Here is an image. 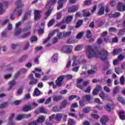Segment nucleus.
I'll list each match as a JSON object with an SVG mask.
<instances>
[{
  "instance_id": "f257e3e1",
  "label": "nucleus",
  "mask_w": 125,
  "mask_h": 125,
  "mask_svg": "<svg viewBox=\"0 0 125 125\" xmlns=\"http://www.w3.org/2000/svg\"><path fill=\"white\" fill-rule=\"evenodd\" d=\"M102 52L103 54H101L98 51H94L91 46H87L86 49V53L88 59H91L93 57H96V58L99 57L103 61H105L107 59V57L109 55V52L105 49H103Z\"/></svg>"
},
{
  "instance_id": "f03ea898",
  "label": "nucleus",
  "mask_w": 125,
  "mask_h": 125,
  "mask_svg": "<svg viewBox=\"0 0 125 125\" xmlns=\"http://www.w3.org/2000/svg\"><path fill=\"white\" fill-rule=\"evenodd\" d=\"M83 80L82 79L77 80L76 82L77 87H78V88H80V89H81L82 90H84L85 93H90L91 90V87L90 86H88L87 88L84 90V87L86 86V85L89 83V81H83ZM82 83H83L82 85Z\"/></svg>"
},
{
  "instance_id": "7ed1b4c3",
  "label": "nucleus",
  "mask_w": 125,
  "mask_h": 125,
  "mask_svg": "<svg viewBox=\"0 0 125 125\" xmlns=\"http://www.w3.org/2000/svg\"><path fill=\"white\" fill-rule=\"evenodd\" d=\"M17 8L13 12V14H16L17 16H20L22 14V7L24 6L22 4V0H18L16 3Z\"/></svg>"
},
{
  "instance_id": "20e7f679",
  "label": "nucleus",
  "mask_w": 125,
  "mask_h": 125,
  "mask_svg": "<svg viewBox=\"0 0 125 125\" xmlns=\"http://www.w3.org/2000/svg\"><path fill=\"white\" fill-rule=\"evenodd\" d=\"M73 46L72 45H64L62 47L61 50L64 53H72Z\"/></svg>"
},
{
  "instance_id": "39448f33",
  "label": "nucleus",
  "mask_w": 125,
  "mask_h": 125,
  "mask_svg": "<svg viewBox=\"0 0 125 125\" xmlns=\"http://www.w3.org/2000/svg\"><path fill=\"white\" fill-rule=\"evenodd\" d=\"M21 25V21H19L16 24V29L15 30V32L14 33V35L15 36H19L21 33H22V30L21 28H18L19 26Z\"/></svg>"
},
{
  "instance_id": "423d86ee",
  "label": "nucleus",
  "mask_w": 125,
  "mask_h": 125,
  "mask_svg": "<svg viewBox=\"0 0 125 125\" xmlns=\"http://www.w3.org/2000/svg\"><path fill=\"white\" fill-rule=\"evenodd\" d=\"M42 10H35L34 12V20L35 21H37V20H40V18H42Z\"/></svg>"
},
{
  "instance_id": "0eeeda50",
  "label": "nucleus",
  "mask_w": 125,
  "mask_h": 125,
  "mask_svg": "<svg viewBox=\"0 0 125 125\" xmlns=\"http://www.w3.org/2000/svg\"><path fill=\"white\" fill-rule=\"evenodd\" d=\"M64 78H65V75H62L56 81V84L58 87H61L62 86V82H63Z\"/></svg>"
},
{
  "instance_id": "6e6552de",
  "label": "nucleus",
  "mask_w": 125,
  "mask_h": 125,
  "mask_svg": "<svg viewBox=\"0 0 125 125\" xmlns=\"http://www.w3.org/2000/svg\"><path fill=\"white\" fill-rule=\"evenodd\" d=\"M117 10L122 12L123 11H125V4L123 2H119L117 5Z\"/></svg>"
},
{
  "instance_id": "1a4fd4ad",
  "label": "nucleus",
  "mask_w": 125,
  "mask_h": 125,
  "mask_svg": "<svg viewBox=\"0 0 125 125\" xmlns=\"http://www.w3.org/2000/svg\"><path fill=\"white\" fill-rule=\"evenodd\" d=\"M78 9H79V6L73 5L68 9V12L69 13H73V12H76Z\"/></svg>"
},
{
  "instance_id": "9d476101",
  "label": "nucleus",
  "mask_w": 125,
  "mask_h": 125,
  "mask_svg": "<svg viewBox=\"0 0 125 125\" xmlns=\"http://www.w3.org/2000/svg\"><path fill=\"white\" fill-rule=\"evenodd\" d=\"M57 0H47V4L45 6L47 8H51L52 5H53L56 3Z\"/></svg>"
},
{
  "instance_id": "9b49d317",
  "label": "nucleus",
  "mask_w": 125,
  "mask_h": 125,
  "mask_svg": "<svg viewBox=\"0 0 125 125\" xmlns=\"http://www.w3.org/2000/svg\"><path fill=\"white\" fill-rule=\"evenodd\" d=\"M107 122H109L108 116L104 115L101 118V123L102 125H106Z\"/></svg>"
},
{
  "instance_id": "f8f14e48",
  "label": "nucleus",
  "mask_w": 125,
  "mask_h": 125,
  "mask_svg": "<svg viewBox=\"0 0 125 125\" xmlns=\"http://www.w3.org/2000/svg\"><path fill=\"white\" fill-rule=\"evenodd\" d=\"M54 34H55V31H52L49 33L48 37L43 40V43L44 44L46 43V42H48L51 38V37H52Z\"/></svg>"
},
{
  "instance_id": "ddd939ff",
  "label": "nucleus",
  "mask_w": 125,
  "mask_h": 125,
  "mask_svg": "<svg viewBox=\"0 0 125 125\" xmlns=\"http://www.w3.org/2000/svg\"><path fill=\"white\" fill-rule=\"evenodd\" d=\"M67 1V0H59L58 2V6H57V9L58 10H59V9H61L62 8H63V3L64 2H66Z\"/></svg>"
},
{
  "instance_id": "4468645a",
  "label": "nucleus",
  "mask_w": 125,
  "mask_h": 125,
  "mask_svg": "<svg viewBox=\"0 0 125 125\" xmlns=\"http://www.w3.org/2000/svg\"><path fill=\"white\" fill-rule=\"evenodd\" d=\"M67 105H68V101H67V100L62 101L61 104L60 106H59L60 109L62 110V109H65Z\"/></svg>"
},
{
  "instance_id": "2eb2a0df",
  "label": "nucleus",
  "mask_w": 125,
  "mask_h": 125,
  "mask_svg": "<svg viewBox=\"0 0 125 125\" xmlns=\"http://www.w3.org/2000/svg\"><path fill=\"white\" fill-rule=\"evenodd\" d=\"M73 20V16H68L66 19L62 20V23H71Z\"/></svg>"
},
{
  "instance_id": "dca6fc26",
  "label": "nucleus",
  "mask_w": 125,
  "mask_h": 125,
  "mask_svg": "<svg viewBox=\"0 0 125 125\" xmlns=\"http://www.w3.org/2000/svg\"><path fill=\"white\" fill-rule=\"evenodd\" d=\"M24 118H28V115L25 114H20L17 116L16 120L17 121H21V120L24 119Z\"/></svg>"
},
{
  "instance_id": "f3484780",
  "label": "nucleus",
  "mask_w": 125,
  "mask_h": 125,
  "mask_svg": "<svg viewBox=\"0 0 125 125\" xmlns=\"http://www.w3.org/2000/svg\"><path fill=\"white\" fill-rule=\"evenodd\" d=\"M91 69L88 70L87 72L88 75H93V74H95V69H96V66L93 65L91 66Z\"/></svg>"
},
{
  "instance_id": "a211bd4d",
  "label": "nucleus",
  "mask_w": 125,
  "mask_h": 125,
  "mask_svg": "<svg viewBox=\"0 0 125 125\" xmlns=\"http://www.w3.org/2000/svg\"><path fill=\"white\" fill-rule=\"evenodd\" d=\"M122 51H123L122 48L114 49L113 52L111 53V54H113V55H117L119 53H121Z\"/></svg>"
},
{
  "instance_id": "6ab92c4d",
  "label": "nucleus",
  "mask_w": 125,
  "mask_h": 125,
  "mask_svg": "<svg viewBox=\"0 0 125 125\" xmlns=\"http://www.w3.org/2000/svg\"><path fill=\"white\" fill-rule=\"evenodd\" d=\"M62 99V96L58 95V96H54L53 97V101L55 102H57L58 101H60Z\"/></svg>"
},
{
  "instance_id": "aec40b11",
  "label": "nucleus",
  "mask_w": 125,
  "mask_h": 125,
  "mask_svg": "<svg viewBox=\"0 0 125 125\" xmlns=\"http://www.w3.org/2000/svg\"><path fill=\"white\" fill-rule=\"evenodd\" d=\"M119 117L120 120L124 121L125 119V111L123 110H121L119 112Z\"/></svg>"
},
{
  "instance_id": "412c9836",
  "label": "nucleus",
  "mask_w": 125,
  "mask_h": 125,
  "mask_svg": "<svg viewBox=\"0 0 125 125\" xmlns=\"http://www.w3.org/2000/svg\"><path fill=\"white\" fill-rule=\"evenodd\" d=\"M104 11H105V8L104 7H101L98 13L97 14V15H98V16H101V15H103V14H104Z\"/></svg>"
},
{
  "instance_id": "4be33fe9",
  "label": "nucleus",
  "mask_w": 125,
  "mask_h": 125,
  "mask_svg": "<svg viewBox=\"0 0 125 125\" xmlns=\"http://www.w3.org/2000/svg\"><path fill=\"white\" fill-rule=\"evenodd\" d=\"M32 107L31 105H25L23 106L22 108V111L24 112H28V111H31Z\"/></svg>"
},
{
  "instance_id": "5701e85b",
  "label": "nucleus",
  "mask_w": 125,
  "mask_h": 125,
  "mask_svg": "<svg viewBox=\"0 0 125 125\" xmlns=\"http://www.w3.org/2000/svg\"><path fill=\"white\" fill-rule=\"evenodd\" d=\"M52 10H53V8H48L47 11L45 12L44 13V15L46 17H48V16L51 14Z\"/></svg>"
},
{
  "instance_id": "b1692460",
  "label": "nucleus",
  "mask_w": 125,
  "mask_h": 125,
  "mask_svg": "<svg viewBox=\"0 0 125 125\" xmlns=\"http://www.w3.org/2000/svg\"><path fill=\"white\" fill-rule=\"evenodd\" d=\"M9 84L10 85V86L9 87L8 90H10L16 84V81L15 80H13L12 81H11L9 83Z\"/></svg>"
},
{
  "instance_id": "393cba45",
  "label": "nucleus",
  "mask_w": 125,
  "mask_h": 125,
  "mask_svg": "<svg viewBox=\"0 0 125 125\" xmlns=\"http://www.w3.org/2000/svg\"><path fill=\"white\" fill-rule=\"evenodd\" d=\"M119 91H120V86H116L113 90L112 93L113 95H116V94H117V93H118Z\"/></svg>"
},
{
  "instance_id": "a878e982",
  "label": "nucleus",
  "mask_w": 125,
  "mask_h": 125,
  "mask_svg": "<svg viewBox=\"0 0 125 125\" xmlns=\"http://www.w3.org/2000/svg\"><path fill=\"white\" fill-rule=\"evenodd\" d=\"M57 60H58V54H54L52 57V61L53 62H57Z\"/></svg>"
},
{
  "instance_id": "bb28decb",
  "label": "nucleus",
  "mask_w": 125,
  "mask_h": 125,
  "mask_svg": "<svg viewBox=\"0 0 125 125\" xmlns=\"http://www.w3.org/2000/svg\"><path fill=\"white\" fill-rule=\"evenodd\" d=\"M90 111H91V107L89 106H87L86 107L83 108V113H85V114L89 113Z\"/></svg>"
},
{
  "instance_id": "cd10ccee",
  "label": "nucleus",
  "mask_w": 125,
  "mask_h": 125,
  "mask_svg": "<svg viewBox=\"0 0 125 125\" xmlns=\"http://www.w3.org/2000/svg\"><path fill=\"white\" fill-rule=\"evenodd\" d=\"M83 16L84 17H89V16H90V13L89 12L86 11V10H83Z\"/></svg>"
},
{
  "instance_id": "c85d7f7f",
  "label": "nucleus",
  "mask_w": 125,
  "mask_h": 125,
  "mask_svg": "<svg viewBox=\"0 0 125 125\" xmlns=\"http://www.w3.org/2000/svg\"><path fill=\"white\" fill-rule=\"evenodd\" d=\"M35 95H36V96H40V95H41V91L39 90V88H36L35 89L33 96H35Z\"/></svg>"
},
{
  "instance_id": "c756f323",
  "label": "nucleus",
  "mask_w": 125,
  "mask_h": 125,
  "mask_svg": "<svg viewBox=\"0 0 125 125\" xmlns=\"http://www.w3.org/2000/svg\"><path fill=\"white\" fill-rule=\"evenodd\" d=\"M118 101H119V102H121V103H122V104L123 105H125V99H124V98L119 96L118 97L117 99Z\"/></svg>"
},
{
  "instance_id": "7c9ffc66",
  "label": "nucleus",
  "mask_w": 125,
  "mask_h": 125,
  "mask_svg": "<svg viewBox=\"0 0 125 125\" xmlns=\"http://www.w3.org/2000/svg\"><path fill=\"white\" fill-rule=\"evenodd\" d=\"M37 122H38V124L43 123V122H44V117H39V118L37 119Z\"/></svg>"
},
{
  "instance_id": "2f4dec72",
  "label": "nucleus",
  "mask_w": 125,
  "mask_h": 125,
  "mask_svg": "<svg viewBox=\"0 0 125 125\" xmlns=\"http://www.w3.org/2000/svg\"><path fill=\"white\" fill-rule=\"evenodd\" d=\"M26 58H28V56L26 55H24L21 58L19 59V62H23V61H25Z\"/></svg>"
},
{
  "instance_id": "473e14b6",
  "label": "nucleus",
  "mask_w": 125,
  "mask_h": 125,
  "mask_svg": "<svg viewBox=\"0 0 125 125\" xmlns=\"http://www.w3.org/2000/svg\"><path fill=\"white\" fill-rule=\"evenodd\" d=\"M71 34H72V32L71 31L63 32V37H64V38H66L67 37H70V36H71Z\"/></svg>"
},
{
  "instance_id": "72a5a7b5",
  "label": "nucleus",
  "mask_w": 125,
  "mask_h": 125,
  "mask_svg": "<svg viewBox=\"0 0 125 125\" xmlns=\"http://www.w3.org/2000/svg\"><path fill=\"white\" fill-rule=\"evenodd\" d=\"M83 23V20H79L76 23V28H79V27H80Z\"/></svg>"
},
{
  "instance_id": "f704fd0d",
  "label": "nucleus",
  "mask_w": 125,
  "mask_h": 125,
  "mask_svg": "<svg viewBox=\"0 0 125 125\" xmlns=\"http://www.w3.org/2000/svg\"><path fill=\"white\" fill-rule=\"evenodd\" d=\"M29 15L31 16V13H27L25 14L22 18V20L23 21H25V20H27V19H28V16H29Z\"/></svg>"
},
{
  "instance_id": "c9c22d12",
  "label": "nucleus",
  "mask_w": 125,
  "mask_h": 125,
  "mask_svg": "<svg viewBox=\"0 0 125 125\" xmlns=\"http://www.w3.org/2000/svg\"><path fill=\"white\" fill-rule=\"evenodd\" d=\"M120 84L122 85H124L125 84V77L124 76H122L120 79Z\"/></svg>"
},
{
  "instance_id": "e433bc0d",
  "label": "nucleus",
  "mask_w": 125,
  "mask_h": 125,
  "mask_svg": "<svg viewBox=\"0 0 125 125\" xmlns=\"http://www.w3.org/2000/svg\"><path fill=\"white\" fill-rule=\"evenodd\" d=\"M76 124V122H75V120L73 119H69L68 120V125H74Z\"/></svg>"
},
{
  "instance_id": "4c0bfd02",
  "label": "nucleus",
  "mask_w": 125,
  "mask_h": 125,
  "mask_svg": "<svg viewBox=\"0 0 125 125\" xmlns=\"http://www.w3.org/2000/svg\"><path fill=\"white\" fill-rule=\"evenodd\" d=\"M83 32H80L76 36V39L80 40L81 38H83Z\"/></svg>"
},
{
  "instance_id": "58836bf2",
  "label": "nucleus",
  "mask_w": 125,
  "mask_h": 125,
  "mask_svg": "<svg viewBox=\"0 0 125 125\" xmlns=\"http://www.w3.org/2000/svg\"><path fill=\"white\" fill-rule=\"evenodd\" d=\"M91 31L90 30H88L86 34V38H87V39H90V38H91Z\"/></svg>"
},
{
  "instance_id": "ea45409f",
  "label": "nucleus",
  "mask_w": 125,
  "mask_h": 125,
  "mask_svg": "<svg viewBox=\"0 0 125 125\" xmlns=\"http://www.w3.org/2000/svg\"><path fill=\"white\" fill-rule=\"evenodd\" d=\"M37 41H38V36H33L32 37V42H36Z\"/></svg>"
},
{
  "instance_id": "a19ab883",
  "label": "nucleus",
  "mask_w": 125,
  "mask_h": 125,
  "mask_svg": "<svg viewBox=\"0 0 125 125\" xmlns=\"http://www.w3.org/2000/svg\"><path fill=\"white\" fill-rule=\"evenodd\" d=\"M54 20H51L48 23V27H51L54 23Z\"/></svg>"
},
{
  "instance_id": "79ce46f5",
  "label": "nucleus",
  "mask_w": 125,
  "mask_h": 125,
  "mask_svg": "<svg viewBox=\"0 0 125 125\" xmlns=\"http://www.w3.org/2000/svg\"><path fill=\"white\" fill-rule=\"evenodd\" d=\"M31 35V32H29L28 33L24 34L23 35H22L21 38V39H26V38H28L29 36Z\"/></svg>"
},
{
  "instance_id": "37998d69",
  "label": "nucleus",
  "mask_w": 125,
  "mask_h": 125,
  "mask_svg": "<svg viewBox=\"0 0 125 125\" xmlns=\"http://www.w3.org/2000/svg\"><path fill=\"white\" fill-rule=\"evenodd\" d=\"M40 113H43V114H47V112L43 107H42L39 109Z\"/></svg>"
},
{
  "instance_id": "c03bdc74",
  "label": "nucleus",
  "mask_w": 125,
  "mask_h": 125,
  "mask_svg": "<svg viewBox=\"0 0 125 125\" xmlns=\"http://www.w3.org/2000/svg\"><path fill=\"white\" fill-rule=\"evenodd\" d=\"M118 59L120 60V61H122V60H124V59H125V56L120 54L118 56Z\"/></svg>"
},
{
  "instance_id": "a18cd8bd",
  "label": "nucleus",
  "mask_w": 125,
  "mask_h": 125,
  "mask_svg": "<svg viewBox=\"0 0 125 125\" xmlns=\"http://www.w3.org/2000/svg\"><path fill=\"white\" fill-rule=\"evenodd\" d=\"M32 84H35L38 83V80L37 79H35L34 76L32 77Z\"/></svg>"
},
{
  "instance_id": "49530a36",
  "label": "nucleus",
  "mask_w": 125,
  "mask_h": 125,
  "mask_svg": "<svg viewBox=\"0 0 125 125\" xmlns=\"http://www.w3.org/2000/svg\"><path fill=\"white\" fill-rule=\"evenodd\" d=\"M62 118V114L61 113H59L56 115L55 117L56 120H60Z\"/></svg>"
},
{
  "instance_id": "de8ad7c7",
  "label": "nucleus",
  "mask_w": 125,
  "mask_h": 125,
  "mask_svg": "<svg viewBox=\"0 0 125 125\" xmlns=\"http://www.w3.org/2000/svg\"><path fill=\"white\" fill-rule=\"evenodd\" d=\"M95 90L99 92V91L102 90V87L100 85H98L96 86Z\"/></svg>"
},
{
  "instance_id": "09e8293b",
  "label": "nucleus",
  "mask_w": 125,
  "mask_h": 125,
  "mask_svg": "<svg viewBox=\"0 0 125 125\" xmlns=\"http://www.w3.org/2000/svg\"><path fill=\"white\" fill-rule=\"evenodd\" d=\"M104 89L105 92H107V93H109L110 92V88L109 87H107V86H104Z\"/></svg>"
},
{
  "instance_id": "8fccbe9b",
  "label": "nucleus",
  "mask_w": 125,
  "mask_h": 125,
  "mask_svg": "<svg viewBox=\"0 0 125 125\" xmlns=\"http://www.w3.org/2000/svg\"><path fill=\"white\" fill-rule=\"evenodd\" d=\"M114 18H116L117 17H120L121 16V13L116 12L114 14Z\"/></svg>"
},
{
  "instance_id": "3c124183",
  "label": "nucleus",
  "mask_w": 125,
  "mask_h": 125,
  "mask_svg": "<svg viewBox=\"0 0 125 125\" xmlns=\"http://www.w3.org/2000/svg\"><path fill=\"white\" fill-rule=\"evenodd\" d=\"M79 104H80V107H83V106L85 105V103H84V101L83 100L80 101Z\"/></svg>"
},
{
  "instance_id": "603ef678",
  "label": "nucleus",
  "mask_w": 125,
  "mask_h": 125,
  "mask_svg": "<svg viewBox=\"0 0 125 125\" xmlns=\"http://www.w3.org/2000/svg\"><path fill=\"white\" fill-rule=\"evenodd\" d=\"M99 96L102 98V99H105V93L104 92H102L99 94Z\"/></svg>"
},
{
  "instance_id": "864d4df0",
  "label": "nucleus",
  "mask_w": 125,
  "mask_h": 125,
  "mask_svg": "<svg viewBox=\"0 0 125 125\" xmlns=\"http://www.w3.org/2000/svg\"><path fill=\"white\" fill-rule=\"evenodd\" d=\"M50 102H51V97H49L48 99L46 100V102L44 103V104H49Z\"/></svg>"
},
{
  "instance_id": "5fc2aeb1",
  "label": "nucleus",
  "mask_w": 125,
  "mask_h": 125,
  "mask_svg": "<svg viewBox=\"0 0 125 125\" xmlns=\"http://www.w3.org/2000/svg\"><path fill=\"white\" fill-rule=\"evenodd\" d=\"M6 106H7V103H4L0 105V109L5 108V107H6Z\"/></svg>"
},
{
  "instance_id": "6e6d98bb",
  "label": "nucleus",
  "mask_w": 125,
  "mask_h": 125,
  "mask_svg": "<svg viewBox=\"0 0 125 125\" xmlns=\"http://www.w3.org/2000/svg\"><path fill=\"white\" fill-rule=\"evenodd\" d=\"M91 116L92 118H94V119H96V120H98L100 118V116L97 114H92Z\"/></svg>"
},
{
  "instance_id": "4d7b16f0",
  "label": "nucleus",
  "mask_w": 125,
  "mask_h": 125,
  "mask_svg": "<svg viewBox=\"0 0 125 125\" xmlns=\"http://www.w3.org/2000/svg\"><path fill=\"white\" fill-rule=\"evenodd\" d=\"M84 3L85 5H89L91 3V0H86L84 1Z\"/></svg>"
},
{
  "instance_id": "13d9d810",
  "label": "nucleus",
  "mask_w": 125,
  "mask_h": 125,
  "mask_svg": "<svg viewBox=\"0 0 125 125\" xmlns=\"http://www.w3.org/2000/svg\"><path fill=\"white\" fill-rule=\"evenodd\" d=\"M105 109L108 112H111V108L110 107V104H107L105 107Z\"/></svg>"
},
{
  "instance_id": "bf43d9fd",
  "label": "nucleus",
  "mask_w": 125,
  "mask_h": 125,
  "mask_svg": "<svg viewBox=\"0 0 125 125\" xmlns=\"http://www.w3.org/2000/svg\"><path fill=\"white\" fill-rule=\"evenodd\" d=\"M79 107V105H78V103H74L71 105V108H78Z\"/></svg>"
},
{
  "instance_id": "052dcab7",
  "label": "nucleus",
  "mask_w": 125,
  "mask_h": 125,
  "mask_svg": "<svg viewBox=\"0 0 125 125\" xmlns=\"http://www.w3.org/2000/svg\"><path fill=\"white\" fill-rule=\"evenodd\" d=\"M11 77V74H6L4 75V78L5 80H8V79H10Z\"/></svg>"
},
{
  "instance_id": "680f3d73",
  "label": "nucleus",
  "mask_w": 125,
  "mask_h": 125,
  "mask_svg": "<svg viewBox=\"0 0 125 125\" xmlns=\"http://www.w3.org/2000/svg\"><path fill=\"white\" fill-rule=\"evenodd\" d=\"M4 12V10L2 9V4L0 3V14H2Z\"/></svg>"
},
{
  "instance_id": "e2e57ef3",
  "label": "nucleus",
  "mask_w": 125,
  "mask_h": 125,
  "mask_svg": "<svg viewBox=\"0 0 125 125\" xmlns=\"http://www.w3.org/2000/svg\"><path fill=\"white\" fill-rule=\"evenodd\" d=\"M74 98H77L76 95H71L69 97L68 99L69 101H71L73 100V99H74Z\"/></svg>"
},
{
  "instance_id": "0e129e2a",
  "label": "nucleus",
  "mask_w": 125,
  "mask_h": 125,
  "mask_svg": "<svg viewBox=\"0 0 125 125\" xmlns=\"http://www.w3.org/2000/svg\"><path fill=\"white\" fill-rule=\"evenodd\" d=\"M75 50L76 51H80V50H82V46L81 45H77L75 48Z\"/></svg>"
},
{
  "instance_id": "69168bd1",
  "label": "nucleus",
  "mask_w": 125,
  "mask_h": 125,
  "mask_svg": "<svg viewBox=\"0 0 125 125\" xmlns=\"http://www.w3.org/2000/svg\"><path fill=\"white\" fill-rule=\"evenodd\" d=\"M106 83H107V85L108 86H110V85H111L112 84V80L108 79L106 81Z\"/></svg>"
},
{
  "instance_id": "338daca9",
  "label": "nucleus",
  "mask_w": 125,
  "mask_h": 125,
  "mask_svg": "<svg viewBox=\"0 0 125 125\" xmlns=\"http://www.w3.org/2000/svg\"><path fill=\"white\" fill-rule=\"evenodd\" d=\"M108 34V31H104L102 34H101V37H106Z\"/></svg>"
},
{
  "instance_id": "774afa93",
  "label": "nucleus",
  "mask_w": 125,
  "mask_h": 125,
  "mask_svg": "<svg viewBox=\"0 0 125 125\" xmlns=\"http://www.w3.org/2000/svg\"><path fill=\"white\" fill-rule=\"evenodd\" d=\"M39 58H40V57H36L34 59V62L36 64H39Z\"/></svg>"
}]
</instances>
